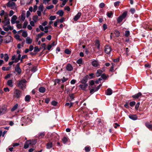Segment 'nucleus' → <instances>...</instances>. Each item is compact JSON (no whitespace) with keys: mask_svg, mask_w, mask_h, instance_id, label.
I'll return each mask as SVG.
<instances>
[{"mask_svg":"<svg viewBox=\"0 0 152 152\" xmlns=\"http://www.w3.org/2000/svg\"><path fill=\"white\" fill-rule=\"evenodd\" d=\"M27 81L25 79H23L18 81L17 85L22 90L26 88V84Z\"/></svg>","mask_w":152,"mask_h":152,"instance_id":"nucleus-1","label":"nucleus"},{"mask_svg":"<svg viewBox=\"0 0 152 152\" xmlns=\"http://www.w3.org/2000/svg\"><path fill=\"white\" fill-rule=\"evenodd\" d=\"M10 19L8 18V15L5 13L4 16V20L2 21V23L4 24V26H7L10 24Z\"/></svg>","mask_w":152,"mask_h":152,"instance_id":"nucleus-2","label":"nucleus"},{"mask_svg":"<svg viewBox=\"0 0 152 152\" xmlns=\"http://www.w3.org/2000/svg\"><path fill=\"white\" fill-rule=\"evenodd\" d=\"M127 15V12H123L122 14L118 17L117 19L118 23H121L122 20L126 17Z\"/></svg>","mask_w":152,"mask_h":152,"instance_id":"nucleus-3","label":"nucleus"},{"mask_svg":"<svg viewBox=\"0 0 152 152\" xmlns=\"http://www.w3.org/2000/svg\"><path fill=\"white\" fill-rule=\"evenodd\" d=\"M21 121L22 122L26 124L30 123L31 121L30 118L27 116L22 117L21 119Z\"/></svg>","mask_w":152,"mask_h":152,"instance_id":"nucleus-4","label":"nucleus"},{"mask_svg":"<svg viewBox=\"0 0 152 152\" xmlns=\"http://www.w3.org/2000/svg\"><path fill=\"white\" fill-rule=\"evenodd\" d=\"M21 94V91L18 89H15L14 92V97L17 98H19Z\"/></svg>","mask_w":152,"mask_h":152,"instance_id":"nucleus-5","label":"nucleus"},{"mask_svg":"<svg viewBox=\"0 0 152 152\" xmlns=\"http://www.w3.org/2000/svg\"><path fill=\"white\" fill-rule=\"evenodd\" d=\"M112 50L110 46L109 45H106L104 47V52L107 54H109Z\"/></svg>","mask_w":152,"mask_h":152,"instance_id":"nucleus-6","label":"nucleus"},{"mask_svg":"<svg viewBox=\"0 0 152 152\" xmlns=\"http://www.w3.org/2000/svg\"><path fill=\"white\" fill-rule=\"evenodd\" d=\"M7 6L8 7H10L12 9H14L16 8L15 3L11 1H9L7 4Z\"/></svg>","mask_w":152,"mask_h":152,"instance_id":"nucleus-7","label":"nucleus"},{"mask_svg":"<svg viewBox=\"0 0 152 152\" xmlns=\"http://www.w3.org/2000/svg\"><path fill=\"white\" fill-rule=\"evenodd\" d=\"M92 65L95 67H99V64L98 61L94 59L91 62Z\"/></svg>","mask_w":152,"mask_h":152,"instance_id":"nucleus-8","label":"nucleus"},{"mask_svg":"<svg viewBox=\"0 0 152 152\" xmlns=\"http://www.w3.org/2000/svg\"><path fill=\"white\" fill-rule=\"evenodd\" d=\"M20 64V63H18L15 67V71L19 74H20L21 72V70L19 67Z\"/></svg>","mask_w":152,"mask_h":152,"instance_id":"nucleus-9","label":"nucleus"},{"mask_svg":"<svg viewBox=\"0 0 152 152\" xmlns=\"http://www.w3.org/2000/svg\"><path fill=\"white\" fill-rule=\"evenodd\" d=\"M6 26H3V28L4 30L6 31H7L9 30H11L13 29V26H11L10 25H8L7 27Z\"/></svg>","mask_w":152,"mask_h":152,"instance_id":"nucleus-10","label":"nucleus"},{"mask_svg":"<svg viewBox=\"0 0 152 152\" xmlns=\"http://www.w3.org/2000/svg\"><path fill=\"white\" fill-rule=\"evenodd\" d=\"M4 41L7 43L11 42L12 41V38L10 36H7L5 39Z\"/></svg>","mask_w":152,"mask_h":152,"instance_id":"nucleus-11","label":"nucleus"},{"mask_svg":"<svg viewBox=\"0 0 152 152\" xmlns=\"http://www.w3.org/2000/svg\"><path fill=\"white\" fill-rule=\"evenodd\" d=\"M88 86V84H82L79 86V87L82 90L86 91V88Z\"/></svg>","mask_w":152,"mask_h":152,"instance_id":"nucleus-12","label":"nucleus"},{"mask_svg":"<svg viewBox=\"0 0 152 152\" xmlns=\"http://www.w3.org/2000/svg\"><path fill=\"white\" fill-rule=\"evenodd\" d=\"M17 16L15 15H14L12 17L11 19V22L12 24H14L15 23V21L17 20ZM16 23H17V22H16Z\"/></svg>","mask_w":152,"mask_h":152,"instance_id":"nucleus-13","label":"nucleus"},{"mask_svg":"<svg viewBox=\"0 0 152 152\" xmlns=\"http://www.w3.org/2000/svg\"><path fill=\"white\" fill-rule=\"evenodd\" d=\"M66 69L69 71H71L73 69L72 65L70 64H68L66 66Z\"/></svg>","mask_w":152,"mask_h":152,"instance_id":"nucleus-14","label":"nucleus"},{"mask_svg":"<svg viewBox=\"0 0 152 152\" xmlns=\"http://www.w3.org/2000/svg\"><path fill=\"white\" fill-rule=\"evenodd\" d=\"M142 95L141 92H139L137 94H136L132 96V97L134 99H138Z\"/></svg>","mask_w":152,"mask_h":152,"instance_id":"nucleus-15","label":"nucleus"},{"mask_svg":"<svg viewBox=\"0 0 152 152\" xmlns=\"http://www.w3.org/2000/svg\"><path fill=\"white\" fill-rule=\"evenodd\" d=\"M129 118L133 120H135L137 119V117L136 115H129Z\"/></svg>","mask_w":152,"mask_h":152,"instance_id":"nucleus-16","label":"nucleus"},{"mask_svg":"<svg viewBox=\"0 0 152 152\" xmlns=\"http://www.w3.org/2000/svg\"><path fill=\"white\" fill-rule=\"evenodd\" d=\"M81 15V13L80 12H78V13L75 16L74 20L75 21H76L80 17Z\"/></svg>","mask_w":152,"mask_h":152,"instance_id":"nucleus-17","label":"nucleus"},{"mask_svg":"<svg viewBox=\"0 0 152 152\" xmlns=\"http://www.w3.org/2000/svg\"><path fill=\"white\" fill-rule=\"evenodd\" d=\"M26 18V14L25 11H23L22 12L21 15L20 20L23 21Z\"/></svg>","mask_w":152,"mask_h":152,"instance_id":"nucleus-18","label":"nucleus"},{"mask_svg":"<svg viewBox=\"0 0 152 152\" xmlns=\"http://www.w3.org/2000/svg\"><path fill=\"white\" fill-rule=\"evenodd\" d=\"M11 59L12 60H13L14 63H16L18 62L20 59L18 58H16V56L15 55H14L12 56Z\"/></svg>","mask_w":152,"mask_h":152,"instance_id":"nucleus-19","label":"nucleus"},{"mask_svg":"<svg viewBox=\"0 0 152 152\" xmlns=\"http://www.w3.org/2000/svg\"><path fill=\"white\" fill-rule=\"evenodd\" d=\"M32 40L29 37H27L26 38V43L27 44H31L32 43Z\"/></svg>","mask_w":152,"mask_h":152,"instance_id":"nucleus-20","label":"nucleus"},{"mask_svg":"<svg viewBox=\"0 0 152 152\" xmlns=\"http://www.w3.org/2000/svg\"><path fill=\"white\" fill-rule=\"evenodd\" d=\"M102 73V71L101 69H98L97 70L96 75L97 77L101 76Z\"/></svg>","mask_w":152,"mask_h":152,"instance_id":"nucleus-21","label":"nucleus"},{"mask_svg":"<svg viewBox=\"0 0 152 152\" xmlns=\"http://www.w3.org/2000/svg\"><path fill=\"white\" fill-rule=\"evenodd\" d=\"M31 99V96L29 95H26L25 97V100L26 102H29Z\"/></svg>","mask_w":152,"mask_h":152,"instance_id":"nucleus-22","label":"nucleus"},{"mask_svg":"<svg viewBox=\"0 0 152 152\" xmlns=\"http://www.w3.org/2000/svg\"><path fill=\"white\" fill-rule=\"evenodd\" d=\"M112 90L110 88H108L106 92V94L107 95H110L112 94Z\"/></svg>","mask_w":152,"mask_h":152,"instance_id":"nucleus-23","label":"nucleus"},{"mask_svg":"<svg viewBox=\"0 0 152 152\" xmlns=\"http://www.w3.org/2000/svg\"><path fill=\"white\" fill-rule=\"evenodd\" d=\"M29 145H30V144L29 141H27L24 144V148L25 149L28 148L29 147Z\"/></svg>","mask_w":152,"mask_h":152,"instance_id":"nucleus-24","label":"nucleus"},{"mask_svg":"<svg viewBox=\"0 0 152 152\" xmlns=\"http://www.w3.org/2000/svg\"><path fill=\"white\" fill-rule=\"evenodd\" d=\"M7 84L10 87L13 86V82L12 80H8Z\"/></svg>","mask_w":152,"mask_h":152,"instance_id":"nucleus-25","label":"nucleus"},{"mask_svg":"<svg viewBox=\"0 0 152 152\" xmlns=\"http://www.w3.org/2000/svg\"><path fill=\"white\" fill-rule=\"evenodd\" d=\"M46 90L45 88L44 87H40L39 89V92L41 93H44Z\"/></svg>","mask_w":152,"mask_h":152,"instance_id":"nucleus-26","label":"nucleus"},{"mask_svg":"<svg viewBox=\"0 0 152 152\" xmlns=\"http://www.w3.org/2000/svg\"><path fill=\"white\" fill-rule=\"evenodd\" d=\"M64 13V12L62 10H60L57 12V14L59 15L61 17L63 16Z\"/></svg>","mask_w":152,"mask_h":152,"instance_id":"nucleus-27","label":"nucleus"},{"mask_svg":"<svg viewBox=\"0 0 152 152\" xmlns=\"http://www.w3.org/2000/svg\"><path fill=\"white\" fill-rule=\"evenodd\" d=\"M46 147L47 149H50L52 147V143L51 142L48 143L46 145Z\"/></svg>","mask_w":152,"mask_h":152,"instance_id":"nucleus-28","label":"nucleus"},{"mask_svg":"<svg viewBox=\"0 0 152 152\" xmlns=\"http://www.w3.org/2000/svg\"><path fill=\"white\" fill-rule=\"evenodd\" d=\"M114 34L115 35V37H118L120 35V33L119 31L117 30H115L114 32Z\"/></svg>","mask_w":152,"mask_h":152,"instance_id":"nucleus-29","label":"nucleus"},{"mask_svg":"<svg viewBox=\"0 0 152 152\" xmlns=\"http://www.w3.org/2000/svg\"><path fill=\"white\" fill-rule=\"evenodd\" d=\"M145 124L148 129L150 130H152V125L150 124L148 122L146 123Z\"/></svg>","mask_w":152,"mask_h":152,"instance_id":"nucleus-30","label":"nucleus"},{"mask_svg":"<svg viewBox=\"0 0 152 152\" xmlns=\"http://www.w3.org/2000/svg\"><path fill=\"white\" fill-rule=\"evenodd\" d=\"M98 91V90L96 88H93L90 90V93L92 94H93L94 92H96Z\"/></svg>","mask_w":152,"mask_h":152,"instance_id":"nucleus-31","label":"nucleus"},{"mask_svg":"<svg viewBox=\"0 0 152 152\" xmlns=\"http://www.w3.org/2000/svg\"><path fill=\"white\" fill-rule=\"evenodd\" d=\"M30 142L31 145H34L37 143V140H28Z\"/></svg>","mask_w":152,"mask_h":152,"instance_id":"nucleus-32","label":"nucleus"},{"mask_svg":"<svg viewBox=\"0 0 152 152\" xmlns=\"http://www.w3.org/2000/svg\"><path fill=\"white\" fill-rule=\"evenodd\" d=\"M45 34V33L43 32H41L39 34H37L36 36V37H38V38H40L42 36H43L44 34Z\"/></svg>","mask_w":152,"mask_h":152,"instance_id":"nucleus-33","label":"nucleus"},{"mask_svg":"<svg viewBox=\"0 0 152 152\" xmlns=\"http://www.w3.org/2000/svg\"><path fill=\"white\" fill-rule=\"evenodd\" d=\"M11 66H10L9 67H3L2 68V70H4V71H8L11 68Z\"/></svg>","mask_w":152,"mask_h":152,"instance_id":"nucleus-34","label":"nucleus"},{"mask_svg":"<svg viewBox=\"0 0 152 152\" xmlns=\"http://www.w3.org/2000/svg\"><path fill=\"white\" fill-rule=\"evenodd\" d=\"M87 80L85 78H83L80 81V83L82 84H86Z\"/></svg>","mask_w":152,"mask_h":152,"instance_id":"nucleus-35","label":"nucleus"},{"mask_svg":"<svg viewBox=\"0 0 152 152\" xmlns=\"http://www.w3.org/2000/svg\"><path fill=\"white\" fill-rule=\"evenodd\" d=\"M15 38L20 41H21L22 40V39L20 38V36L18 34H16L15 35Z\"/></svg>","mask_w":152,"mask_h":152,"instance_id":"nucleus-36","label":"nucleus"},{"mask_svg":"<svg viewBox=\"0 0 152 152\" xmlns=\"http://www.w3.org/2000/svg\"><path fill=\"white\" fill-rule=\"evenodd\" d=\"M6 108L5 107L4 108H1L0 109V111L2 113V114H4L6 111Z\"/></svg>","mask_w":152,"mask_h":152,"instance_id":"nucleus-37","label":"nucleus"},{"mask_svg":"<svg viewBox=\"0 0 152 152\" xmlns=\"http://www.w3.org/2000/svg\"><path fill=\"white\" fill-rule=\"evenodd\" d=\"M4 59L6 61H8L9 57L7 54H5L4 55Z\"/></svg>","mask_w":152,"mask_h":152,"instance_id":"nucleus-38","label":"nucleus"},{"mask_svg":"<svg viewBox=\"0 0 152 152\" xmlns=\"http://www.w3.org/2000/svg\"><path fill=\"white\" fill-rule=\"evenodd\" d=\"M91 148L90 146H87L85 148V150L86 152H88L90 150Z\"/></svg>","mask_w":152,"mask_h":152,"instance_id":"nucleus-39","label":"nucleus"},{"mask_svg":"<svg viewBox=\"0 0 152 152\" xmlns=\"http://www.w3.org/2000/svg\"><path fill=\"white\" fill-rule=\"evenodd\" d=\"M27 32L26 31H23L22 34V36L24 37H26L27 36Z\"/></svg>","mask_w":152,"mask_h":152,"instance_id":"nucleus-40","label":"nucleus"},{"mask_svg":"<svg viewBox=\"0 0 152 152\" xmlns=\"http://www.w3.org/2000/svg\"><path fill=\"white\" fill-rule=\"evenodd\" d=\"M43 6L42 4L40 5L38 7V10L42 12L43 11Z\"/></svg>","mask_w":152,"mask_h":152,"instance_id":"nucleus-41","label":"nucleus"},{"mask_svg":"<svg viewBox=\"0 0 152 152\" xmlns=\"http://www.w3.org/2000/svg\"><path fill=\"white\" fill-rule=\"evenodd\" d=\"M38 17L37 15L34 16L33 17V20L35 22H36L38 20Z\"/></svg>","mask_w":152,"mask_h":152,"instance_id":"nucleus-42","label":"nucleus"},{"mask_svg":"<svg viewBox=\"0 0 152 152\" xmlns=\"http://www.w3.org/2000/svg\"><path fill=\"white\" fill-rule=\"evenodd\" d=\"M40 49L39 48L38 46H36L34 47V52H37L39 51Z\"/></svg>","mask_w":152,"mask_h":152,"instance_id":"nucleus-43","label":"nucleus"},{"mask_svg":"<svg viewBox=\"0 0 152 152\" xmlns=\"http://www.w3.org/2000/svg\"><path fill=\"white\" fill-rule=\"evenodd\" d=\"M18 105L17 104H15L11 109L12 111H15L17 108Z\"/></svg>","mask_w":152,"mask_h":152,"instance_id":"nucleus-44","label":"nucleus"},{"mask_svg":"<svg viewBox=\"0 0 152 152\" xmlns=\"http://www.w3.org/2000/svg\"><path fill=\"white\" fill-rule=\"evenodd\" d=\"M68 0H64L63 1H62V4L60 6L61 7H63L64 5H65L66 2Z\"/></svg>","mask_w":152,"mask_h":152,"instance_id":"nucleus-45","label":"nucleus"},{"mask_svg":"<svg viewBox=\"0 0 152 152\" xmlns=\"http://www.w3.org/2000/svg\"><path fill=\"white\" fill-rule=\"evenodd\" d=\"M28 24V23L27 21H25L23 23V28H26V26H27V25Z\"/></svg>","mask_w":152,"mask_h":152,"instance_id":"nucleus-46","label":"nucleus"},{"mask_svg":"<svg viewBox=\"0 0 152 152\" xmlns=\"http://www.w3.org/2000/svg\"><path fill=\"white\" fill-rule=\"evenodd\" d=\"M112 15L113 13L111 12H108L107 13V15L109 18L111 17V16Z\"/></svg>","mask_w":152,"mask_h":152,"instance_id":"nucleus-47","label":"nucleus"},{"mask_svg":"<svg viewBox=\"0 0 152 152\" xmlns=\"http://www.w3.org/2000/svg\"><path fill=\"white\" fill-rule=\"evenodd\" d=\"M45 135V133L44 132H42L39 133V136L40 137H42Z\"/></svg>","mask_w":152,"mask_h":152,"instance_id":"nucleus-48","label":"nucleus"},{"mask_svg":"<svg viewBox=\"0 0 152 152\" xmlns=\"http://www.w3.org/2000/svg\"><path fill=\"white\" fill-rule=\"evenodd\" d=\"M136 102L135 101H132L130 102L129 103V105L131 107H133L134 105H135Z\"/></svg>","mask_w":152,"mask_h":152,"instance_id":"nucleus-49","label":"nucleus"},{"mask_svg":"<svg viewBox=\"0 0 152 152\" xmlns=\"http://www.w3.org/2000/svg\"><path fill=\"white\" fill-rule=\"evenodd\" d=\"M96 44L97 45L96 46L98 49H99L100 48V44L99 41L98 40H96Z\"/></svg>","mask_w":152,"mask_h":152,"instance_id":"nucleus-50","label":"nucleus"},{"mask_svg":"<svg viewBox=\"0 0 152 152\" xmlns=\"http://www.w3.org/2000/svg\"><path fill=\"white\" fill-rule=\"evenodd\" d=\"M62 141L63 143L64 144L66 143L67 141V139L66 137H64L62 139Z\"/></svg>","mask_w":152,"mask_h":152,"instance_id":"nucleus-51","label":"nucleus"},{"mask_svg":"<svg viewBox=\"0 0 152 152\" xmlns=\"http://www.w3.org/2000/svg\"><path fill=\"white\" fill-rule=\"evenodd\" d=\"M54 7V6L53 5H51L50 6L47 7L46 8L48 10H50L53 8Z\"/></svg>","mask_w":152,"mask_h":152,"instance_id":"nucleus-52","label":"nucleus"},{"mask_svg":"<svg viewBox=\"0 0 152 152\" xmlns=\"http://www.w3.org/2000/svg\"><path fill=\"white\" fill-rule=\"evenodd\" d=\"M82 58H80L78 59L77 61V63L78 64H81L82 62Z\"/></svg>","mask_w":152,"mask_h":152,"instance_id":"nucleus-53","label":"nucleus"},{"mask_svg":"<svg viewBox=\"0 0 152 152\" xmlns=\"http://www.w3.org/2000/svg\"><path fill=\"white\" fill-rule=\"evenodd\" d=\"M64 52L65 53L68 54H69L71 53V51L68 49H65Z\"/></svg>","mask_w":152,"mask_h":152,"instance_id":"nucleus-54","label":"nucleus"},{"mask_svg":"<svg viewBox=\"0 0 152 152\" xmlns=\"http://www.w3.org/2000/svg\"><path fill=\"white\" fill-rule=\"evenodd\" d=\"M140 105V102H138L137 103V104H136L135 108V109L136 110H138V109Z\"/></svg>","mask_w":152,"mask_h":152,"instance_id":"nucleus-55","label":"nucleus"},{"mask_svg":"<svg viewBox=\"0 0 152 152\" xmlns=\"http://www.w3.org/2000/svg\"><path fill=\"white\" fill-rule=\"evenodd\" d=\"M56 18L55 16H51L50 17L49 19L51 20H54Z\"/></svg>","mask_w":152,"mask_h":152,"instance_id":"nucleus-56","label":"nucleus"},{"mask_svg":"<svg viewBox=\"0 0 152 152\" xmlns=\"http://www.w3.org/2000/svg\"><path fill=\"white\" fill-rule=\"evenodd\" d=\"M129 35V31H126L125 32V36L128 37Z\"/></svg>","mask_w":152,"mask_h":152,"instance_id":"nucleus-57","label":"nucleus"},{"mask_svg":"<svg viewBox=\"0 0 152 152\" xmlns=\"http://www.w3.org/2000/svg\"><path fill=\"white\" fill-rule=\"evenodd\" d=\"M105 6V4L104 3H101L99 5V7L100 8H103Z\"/></svg>","mask_w":152,"mask_h":152,"instance_id":"nucleus-58","label":"nucleus"},{"mask_svg":"<svg viewBox=\"0 0 152 152\" xmlns=\"http://www.w3.org/2000/svg\"><path fill=\"white\" fill-rule=\"evenodd\" d=\"M120 2V1H117L114 3V5L115 7L118 6Z\"/></svg>","mask_w":152,"mask_h":152,"instance_id":"nucleus-59","label":"nucleus"},{"mask_svg":"<svg viewBox=\"0 0 152 152\" xmlns=\"http://www.w3.org/2000/svg\"><path fill=\"white\" fill-rule=\"evenodd\" d=\"M57 103H58L57 102L55 101H53L51 102L53 106L56 105Z\"/></svg>","mask_w":152,"mask_h":152,"instance_id":"nucleus-60","label":"nucleus"},{"mask_svg":"<svg viewBox=\"0 0 152 152\" xmlns=\"http://www.w3.org/2000/svg\"><path fill=\"white\" fill-rule=\"evenodd\" d=\"M50 1V0H43V2L44 4H47Z\"/></svg>","mask_w":152,"mask_h":152,"instance_id":"nucleus-61","label":"nucleus"},{"mask_svg":"<svg viewBox=\"0 0 152 152\" xmlns=\"http://www.w3.org/2000/svg\"><path fill=\"white\" fill-rule=\"evenodd\" d=\"M94 83L95 82L93 80H91L89 82V85L91 86L94 85Z\"/></svg>","mask_w":152,"mask_h":152,"instance_id":"nucleus-62","label":"nucleus"},{"mask_svg":"<svg viewBox=\"0 0 152 152\" xmlns=\"http://www.w3.org/2000/svg\"><path fill=\"white\" fill-rule=\"evenodd\" d=\"M35 22L33 21H31L30 22V25L32 26H35Z\"/></svg>","mask_w":152,"mask_h":152,"instance_id":"nucleus-63","label":"nucleus"},{"mask_svg":"<svg viewBox=\"0 0 152 152\" xmlns=\"http://www.w3.org/2000/svg\"><path fill=\"white\" fill-rule=\"evenodd\" d=\"M14 12L12 10H11L10 12L9 16L10 17L12 16L14 14Z\"/></svg>","mask_w":152,"mask_h":152,"instance_id":"nucleus-64","label":"nucleus"}]
</instances>
